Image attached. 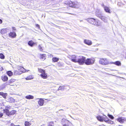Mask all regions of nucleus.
<instances>
[{
	"label": "nucleus",
	"instance_id": "9d476101",
	"mask_svg": "<svg viewBox=\"0 0 126 126\" xmlns=\"http://www.w3.org/2000/svg\"><path fill=\"white\" fill-rule=\"evenodd\" d=\"M39 99L38 103L40 106H42L43 105L44 103V100L42 98H37Z\"/></svg>",
	"mask_w": 126,
	"mask_h": 126
},
{
	"label": "nucleus",
	"instance_id": "6e6552de",
	"mask_svg": "<svg viewBox=\"0 0 126 126\" xmlns=\"http://www.w3.org/2000/svg\"><path fill=\"white\" fill-rule=\"evenodd\" d=\"M117 121L121 124L124 123L126 121L125 118L122 117H119L116 119Z\"/></svg>",
	"mask_w": 126,
	"mask_h": 126
},
{
	"label": "nucleus",
	"instance_id": "2eb2a0df",
	"mask_svg": "<svg viewBox=\"0 0 126 126\" xmlns=\"http://www.w3.org/2000/svg\"><path fill=\"white\" fill-rule=\"evenodd\" d=\"M15 99L11 97H9L7 99V102L10 103H14L15 102Z\"/></svg>",
	"mask_w": 126,
	"mask_h": 126
},
{
	"label": "nucleus",
	"instance_id": "58836bf2",
	"mask_svg": "<svg viewBox=\"0 0 126 126\" xmlns=\"http://www.w3.org/2000/svg\"><path fill=\"white\" fill-rule=\"evenodd\" d=\"M57 65L59 66H60L62 65L61 63L60 62H59L57 63Z\"/></svg>",
	"mask_w": 126,
	"mask_h": 126
},
{
	"label": "nucleus",
	"instance_id": "423d86ee",
	"mask_svg": "<svg viewBox=\"0 0 126 126\" xmlns=\"http://www.w3.org/2000/svg\"><path fill=\"white\" fill-rule=\"evenodd\" d=\"M86 57L83 56H80V58L78 59L77 62L80 65H83L85 63Z\"/></svg>",
	"mask_w": 126,
	"mask_h": 126
},
{
	"label": "nucleus",
	"instance_id": "393cba45",
	"mask_svg": "<svg viewBox=\"0 0 126 126\" xmlns=\"http://www.w3.org/2000/svg\"><path fill=\"white\" fill-rule=\"evenodd\" d=\"M105 11L107 12L110 13V10L109 8L107 6H105L104 8Z\"/></svg>",
	"mask_w": 126,
	"mask_h": 126
},
{
	"label": "nucleus",
	"instance_id": "473e14b6",
	"mask_svg": "<svg viewBox=\"0 0 126 126\" xmlns=\"http://www.w3.org/2000/svg\"><path fill=\"white\" fill-rule=\"evenodd\" d=\"M0 58L2 59H3L5 58V56L2 53H0Z\"/></svg>",
	"mask_w": 126,
	"mask_h": 126
},
{
	"label": "nucleus",
	"instance_id": "c756f323",
	"mask_svg": "<svg viewBox=\"0 0 126 126\" xmlns=\"http://www.w3.org/2000/svg\"><path fill=\"white\" fill-rule=\"evenodd\" d=\"M47 126H55L54 122L51 121L49 122L48 123Z\"/></svg>",
	"mask_w": 126,
	"mask_h": 126
},
{
	"label": "nucleus",
	"instance_id": "39448f33",
	"mask_svg": "<svg viewBox=\"0 0 126 126\" xmlns=\"http://www.w3.org/2000/svg\"><path fill=\"white\" fill-rule=\"evenodd\" d=\"M64 4L71 7L75 8L77 5V4L71 1H65Z\"/></svg>",
	"mask_w": 126,
	"mask_h": 126
},
{
	"label": "nucleus",
	"instance_id": "c9c22d12",
	"mask_svg": "<svg viewBox=\"0 0 126 126\" xmlns=\"http://www.w3.org/2000/svg\"><path fill=\"white\" fill-rule=\"evenodd\" d=\"M64 88L63 86H60L58 89V90H61L64 89Z\"/></svg>",
	"mask_w": 126,
	"mask_h": 126
},
{
	"label": "nucleus",
	"instance_id": "20e7f679",
	"mask_svg": "<svg viewBox=\"0 0 126 126\" xmlns=\"http://www.w3.org/2000/svg\"><path fill=\"white\" fill-rule=\"evenodd\" d=\"M99 63L100 64L103 65H106L109 64L108 60L106 58H102L100 59Z\"/></svg>",
	"mask_w": 126,
	"mask_h": 126
},
{
	"label": "nucleus",
	"instance_id": "bb28decb",
	"mask_svg": "<svg viewBox=\"0 0 126 126\" xmlns=\"http://www.w3.org/2000/svg\"><path fill=\"white\" fill-rule=\"evenodd\" d=\"M97 16L100 18L101 19L103 20H104L105 19V17L103 16L101 14H99Z\"/></svg>",
	"mask_w": 126,
	"mask_h": 126
},
{
	"label": "nucleus",
	"instance_id": "c03bdc74",
	"mask_svg": "<svg viewBox=\"0 0 126 126\" xmlns=\"http://www.w3.org/2000/svg\"><path fill=\"white\" fill-rule=\"evenodd\" d=\"M47 99H45V100H47Z\"/></svg>",
	"mask_w": 126,
	"mask_h": 126
},
{
	"label": "nucleus",
	"instance_id": "37998d69",
	"mask_svg": "<svg viewBox=\"0 0 126 126\" xmlns=\"http://www.w3.org/2000/svg\"><path fill=\"white\" fill-rule=\"evenodd\" d=\"M63 126H68L66 124H64L63 125Z\"/></svg>",
	"mask_w": 126,
	"mask_h": 126
},
{
	"label": "nucleus",
	"instance_id": "b1692460",
	"mask_svg": "<svg viewBox=\"0 0 126 126\" xmlns=\"http://www.w3.org/2000/svg\"><path fill=\"white\" fill-rule=\"evenodd\" d=\"M6 73L9 77H11L13 75V73L11 71H8L6 72Z\"/></svg>",
	"mask_w": 126,
	"mask_h": 126
},
{
	"label": "nucleus",
	"instance_id": "f257e3e1",
	"mask_svg": "<svg viewBox=\"0 0 126 126\" xmlns=\"http://www.w3.org/2000/svg\"><path fill=\"white\" fill-rule=\"evenodd\" d=\"M11 108L10 106H7L5 107V109L3 110V113H5L6 115L9 116L14 115L16 112V110H12L10 111L9 110L11 109Z\"/></svg>",
	"mask_w": 126,
	"mask_h": 126
},
{
	"label": "nucleus",
	"instance_id": "72a5a7b5",
	"mask_svg": "<svg viewBox=\"0 0 126 126\" xmlns=\"http://www.w3.org/2000/svg\"><path fill=\"white\" fill-rule=\"evenodd\" d=\"M108 116L110 118L112 119H113L114 118V117L112 115L108 114Z\"/></svg>",
	"mask_w": 126,
	"mask_h": 126
},
{
	"label": "nucleus",
	"instance_id": "6ab92c4d",
	"mask_svg": "<svg viewBox=\"0 0 126 126\" xmlns=\"http://www.w3.org/2000/svg\"><path fill=\"white\" fill-rule=\"evenodd\" d=\"M46 54H40V59L44 60L46 59Z\"/></svg>",
	"mask_w": 126,
	"mask_h": 126
},
{
	"label": "nucleus",
	"instance_id": "a878e982",
	"mask_svg": "<svg viewBox=\"0 0 126 126\" xmlns=\"http://www.w3.org/2000/svg\"><path fill=\"white\" fill-rule=\"evenodd\" d=\"M16 80L15 79H11L9 81V84L10 85H11V84L13 82H15Z\"/></svg>",
	"mask_w": 126,
	"mask_h": 126
},
{
	"label": "nucleus",
	"instance_id": "2f4dec72",
	"mask_svg": "<svg viewBox=\"0 0 126 126\" xmlns=\"http://www.w3.org/2000/svg\"><path fill=\"white\" fill-rule=\"evenodd\" d=\"M25 126H30L31 124L28 121H25Z\"/></svg>",
	"mask_w": 126,
	"mask_h": 126
},
{
	"label": "nucleus",
	"instance_id": "dca6fc26",
	"mask_svg": "<svg viewBox=\"0 0 126 126\" xmlns=\"http://www.w3.org/2000/svg\"><path fill=\"white\" fill-rule=\"evenodd\" d=\"M7 28L2 29L0 30V33L1 34H4L7 32Z\"/></svg>",
	"mask_w": 126,
	"mask_h": 126
},
{
	"label": "nucleus",
	"instance_id": "a211bd4d",
	"mask_svg": "<svg viewBox=\"0 0 126 126\" xmlns=\"http://www.w3.org/2000/svg\"><path fill=\"white\" fill-rule=\"evenodd\" d=\"M111 63L114 64L118 66H121V62L119 61H117L114 62H112Z\"/></svg>",
	"mask_w": 126,
	"mask_h": 126
},
{
	"label": "nucleus",
	"instance_id": "f8f14e48",
	"mask_svg": "<svg viewBox=\"0 0 126 126\" xmlns=\"http://www.w3.org/2000/svg\"><path fill=\"white\" fill-rule=\"evenodd\" d=\"M1 80L3 82H7L8 80V77L6 75H3L1 76Z\"/></svg>",
	"mask_w": 126,
	"mask_h": 126
},
{
	"label": "nucleus",
	"instance_id": "f03ea898",
	"mask_svg": "<svg viewBox=\"0 0 126 126\" xmlns=\"http://www.w3.org/2000/svg\"><path fill=\"white\" fill-rule=\"evenodd\" d=\"M38 70L39 72L41 73L40 76L41 78L43 79H46L48 77L47 75L45 73V70L40 68H38Z\"/></svg>",
	"mask_w": 126,
	"mask_h": 126
},
{
	"label": "nucleus",
	"instance_id": "4c0bfd02",
	"mask_svg": "<svg viewBox=\"0 0 126 126\" xmlns=\"http://www.w3.org/2000/svg\"><path fill=\"white\" fill-rule=\"evenodd\" d=\"M10 126H20L19 125H15L13 123H12L11 124Z\"/></svg>",
	"mask_w": 126,
	"mask_h": 126
},
{
	"label": "nucleus",
	"instance_id": "f704fd0d",
	"mask_svg": "<svg viewBox=\"0 0 126 126\" xmlns=\"http://www.w3.org/2000/svg\"><path fill=\"white\" fill-rule=\"evenodd\" d=\"M38 47L39 49L41 51H43V49L42 48V47L40 45H39L38 46Z\"/></svg>",
	"mask_w": 126,
	"mask_h": 126
},
{
	"label": "nucleus",
	"instance_id": "7ed1b4c3",
	"mask_svg": "<svg viewBox=\"0 0 126 126\" xmlns=\"http://www.w3.org/2000/svg\"><path fill=\"white\" fill-rule=\"evenodd\" d=\"M85 63L86 65H90L94 63L95 60L94 58H88L85 59Z\"/></svg>",
	"mask_w": 126,
	"mask_h": 126
},
{
	"label": "nucleus",
	"instance_id": "aec40b11",
	"mask_svg": "<svg viewBox=\"0 0 126 126\" xmlns=\"http://www.w3.org/2000/svg\"><path fill=\"white\" fill-rule=\"evenodd\" d=\"M0 95L2 96L4 98L6 99L7 94L6 93H4L2 92H0Z\"/></svg>",
	"mask_w": 126,
	"mask_h": 126
},
{
	"label": "nucleus",
	"instance_id": "9b49d317",
	"mask_svg": "<svg viewBox=\"0 0 126 126\" xmlns=\"http://www.w3.org/2000/svg\"><path fill=\"white\" fill-rule=\"evenodd\" d=\"M88 21L89 23L94 25H95L96 24V19L93 18L88 19Z\"/></svg>",
	"mask_w": 126,
	"mask_h": 126
},
{
	"label": "nucleus",
	"instance_id": "0eeeda50",
	"mask_svg": "<svg viewBox=\"0 0 126 126\" xmlns=\"http://www.w3.org/2000/svg\"><path fill=\"white\" fill-rule=\"evenodd\" d=\"M17 69L21 74L23 73H25L29 71V70H27L23 67L20 66H17Z\"/></svg>",
	"mask_w": 126,
	"mask_h": 126
},
{
	"label": "nucleus",
	"instance_id": "412c9836",
	"mask_svg": "<svg viewBox=\"0 0 126 126\" xmlns=\"http://www.w3.org/2000/svg\"><path fill=\"white\" fill-rule=\"evenodd\" d=\"M96 118L97 120L100 122H102L104 121V120L103 117L102 116H98L96 117Z\"/></svg>",
	"mask_w": 126,
	"mask_h": 126
},
{
	"label": "nucleus",
	"instance_id": "4468645a",
	"mask_svg": "<svg viewBox=\"0 0 126 126\" xmlns=\"http://www.w3.org/2000/svg\"><path fill=\"white\" fill-rule=\"evenodd\" d=\"M71 60L72 61L75 63H77L78 59L77 56L75 55H72L71 56Z\"/></svg>",
	"mask_w": 126,
	"mask_h": 126
},
{
	"label": "nucleus",
	"instance_id": "1a4fd4ad",
	"mask_svg": "<svg viewBox=\"0 0 126 126\" xmlns=\"http://www.w3.org/2000/svg\"><path fill=\"white\" fill-rule=\"evenodd\" d=\"M104 121L106 123L110 125L114 124V122L109 119L107 117H106L105 119L104 120Z\"/></svg>",
	"mask_w": 126,
	"mask_h": 126
},
{
	"label": "nucleus",
	"instance_id": "ea45409f",
	"mask_svg": "<svg viewBox=\"0 0 126 126\" xmlns=\"http://www.w3.org/2000/svg\"><path fill=\"white\" fill-rule=\"evenodd\" d=\"M36 27H38L39 29L40 28V27L39 25L38 24H36L35 25Z\"/></svg>",
	"mask_w": 126,
	"mask_h": 126
},
{
	"label": "nucleus",
	"instance_id": "e433bc0d",
	"mask_svg": "<svg viewBox=\"0 0 126 126\" xmlns=\"http://www.w3.org/2000/svg\"><path fill=\"white\" fill-rule=\"evenodd\" d=\"M3 115V113L0 112V118H2Z\"/></svg>",
	"mask_w": 126,
	"mask_h": 126
},
{
	"label": "nucleus",
	"instance_id": "ddd939ff",
	"mask_svg": "<svg viewBox=\"0 0 126 126\" xmlns=\"http://www.w3.org/2000/svg\"><path fill=\"white\" fill-rule=\"evenodd\" d=\"M9 36L10 37L14 38L16 37V34L15 32H11L9 33Z\"/></svg>",
	"mask_w": 126,
	"mask_h": 126
},
{
	"label": "nucleus",
	"instance_id": "cd10ccee",
	"mask_svg": "<svg viewBox=\"0 0 126 126\" xmlns=\"http://www.w3.org/2000/svg\"><path fill=\"white\" fill-rule=\"evenodd\" d=\"M33 78V77L32 75H30L25 78L26 80H30Z\"/></svg>",
	"mask_w": 126,
	"mask_h": 126
},
{
	"label": "nucleus",
	"instance_id": "f3484780",
	"mask_svg": "<svg viewBox=\"0 0 126 126\" xmlns=\"http://www.w3.org/2000/svg\"><path fill=\"white\" fill-rule=\"evenodd\" d=\"M84 42L85 44L88 45H90L92 44V42L91 40L87 39H85Z\"/></svg>",
	"mask_w": 126,
	"mask_h": 126
},
{
	"label": "nucleus",
	"instance_id": "a19ab883",
	"mask_svg": "<svg viewBox=\"0 0 126 126\" xmlns=\"http://www.w3.org/2000/svg\"><path fill=\"white\" fill-rule=\"evenodd\" d=\"M12 29L13 30L15 31L16 30V29L15 27H12Z\"/></svg>",
	"mask_w": 126,
	"mask_h": 126
},
{
	"label": "nucleus",
	"instance_id": "4be33fe9",
	"mask_svg": "<svg viewBox=\"0 0 126 126\" xmlns=\"http://www.w3.org/2000/svg\"><path fill=\"white\" fill-rule=\"evenodd\" d=\"M28 45L32 47L35 44V43L32 41H30L28 43Z\"/></svg>",
	"mask_w": 126,
	"mask_h": 126
},
{
	"label": "nucleus",
	"instance_id": "5701e85b",
	"mask_svg": "<svg viewBox=\"0 0 126 126\" xmlns=\"http://www.w3.org/2000/svg\"><path fill=\"white\" fill-rule=\"evenodd\" d=\"M34 96L32 95H29L25 96V98L28 99H33L34 98Z\"/></svg>",
	"mask_w": 126,
	"mask_h": 126
},
{
	"label": "nucleus",
	"instance_id": "79ce46f5",
	"mask_svg": "<svg viewBox=\"0 0 126 126\" xmlns=\"http://www.w3.org/2000/svg\"><path fill=\"white\" fill-rule=\"evenodd\" d=\"M2 20L0 19V24L2 23Z\"/></svg>",
	"mask_w": 126,
	"mask_h": 126
},
{
	"label": "nucleus",
	"instance_id": "c85d7f7f",
	"mask_svg": "<svg viewBox=\"0 0 126 126\" xmlns=\"http://www.w3.org/2000/svg\"><path fill=\"white\" fill-rule=\"evenodd\" d=\"M59 58L56 57H53L52 59V60L53 62H57L59 60Z\"/></svg>",
	"mask_w": 126,
	"mask_h": 126
},
{
	"label": "nucleus",
	"instance_id": "7c9ffc66",
	"mask_svg": "<svg viewBox=\"0 0 126 126\" xmlns=\"http://www.w3.org/2000/svg\"><path fill=\"white\" fill-rule=\"evenodd\" d=\"M20 74L19 71H18V70H15L14 71V74L15 75H19Z\"/></svg>",
	"mask_w": 126,
	"mask_h": 126
}]
</instances>
